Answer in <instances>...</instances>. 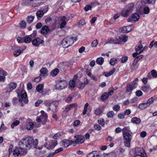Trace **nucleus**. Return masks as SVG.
Returning <instances> with one entry per match:
<instances>
[{
  "instance_id": "f257e3e1",
  "label": "nucleus",
  "mask_w": 157,
  "mask_h": 157,
  "mask_svg": "<svg viewBox=\"0 0 157 157\" xmlns=\"http://www.w3.org/2000/svg\"><path fill=\"white\" fill-rule=\"evenodd\" d=\"M38 144V140L36 139L34 140L31 137H27L22 139L19 142L18 149H16L13 152V154L15 156H18L19 155H25L27 153V148H30L33 145L34 147H36V145Z\"/></svg>"
},
{
  "instance_id": "f03ea898",
  "label": "nucleus",
  "mask_w": 157,
  "mask_h": 157,
  "mask_svg": "<svg viewBox=\"0 0 157 157\" xmlns=\"http://www.w3.org/2000/svg\"><path fill=\"white\" fill-rule=\"evenodd\" d=\"M16 91L17 94V97L19 98V100L16 98H14L12 99V103L13 105H16L19 102L20 105L23 107L25 104L28 103L29 100L27 97V94L24 90H22L20 92L18 90H16Z\"/></svg>"
},
{
  "instance_id": "7ed1b4c3",
  "label": "nucleus",
  "mask_w": 157,
  "mask_h": 157,
  "mask_svg": "<svg viewBox=\"0 0 157 157\" xmlns=\"http://www.w3.org/2000/svg\"><path fill=\"white\" fill-rule=\"evenodd\" d=\"M76 37L68 36L64 38L62 40V44L65 47L68 48L72 45L74 41L77 40Z\"/></svg>"
},
{
  "instance_id": "20e7f679",
  "label": "nucleus",
  "mask_w": 157,
  "mask_h": 157,
  "mask_svg": "<svg viewBox=\"0 0 157 157\" xmlns=\"http://www.w3.org/2000/svg\"><path fill=\"white\" fill-rule=\"evenodd\" d=\"M135 152L133 156L134 157L137 155H140L142 157H147V155L145 152L144 150L142 148L136 147L133 149L131 152L130 154L132 156L133 152Z\"/></svg>"
},
{
  "instance_id": "39448f33",
  "label": "nucleus",
  "mask_w": 157,
  "mask_h": 157,
  "mask_svg": "<svg viewBox=\"0 0 157 157\" xmlns=\"http://www.w3.org/2000/svg\"><path fill=\"white\" fill-rule=\"evenodd\" d=\"M134 6V5L133 3L128 4L121 11L122 16L124 17L128 16L129 14L132 12Z\"/></svg>"
},
{
  "instance_id": "423d86ee",
  "label": "nucleus",
  "mask_w": 157,
  "mask_h": 157,
  "mask_svg": "<svg viewBox=\"0 0 157 157\" xmlns=\"http://www.w3.org/2000/svg\"><path fill=\"white\" fill-rule=\"evenodd\" d=\"M41 115L37 117L36 121L37 122H42L43 125H45L46 124L48 118V115L44 111H40Z\"/></svg>"
},
{
  "instance_id": "0eeeda50",
  "label": "nucleus",
  "mask_w": 157,
  "mask_h": 157,
  "mask_svg": "<svg viewBox=\"0 0 157 157\" xmlns=\"http://www.w3.org/2000/svg\"><path fill=\"white\" fill-rule=\"evenodd\" d=\"M123 136L124 138V144L126 147H129L132 139V136L128 132L123 133Z\"/></svg>"
},
{
  "instance_id": "6e6552de",
  "label": "nucleus",
  "mask_w": 157,
  "mask_h": 157,
  "mask_svg": "<svg viewBox=\"0 0 157 157\" xmlns=\"http://www.w3.org/2000/svg\"><path fill=\"white\" fill-rule=\"evenodd\" d=\"M67 83L65 80H59L57 81L55 85V88L60 90L67 87Z\"/></svg>"
},
{
  "instance_id": "1a4fd4ad",
  "label": "nucleus",
  "mask_w": 157,
  "mask_h": 157,
  "mask_svg": "<svg viewBox=\"0 0 157 157\" xmlns=\"http://www.w3.org/2000/svg\"><path fill=\"white\" fill-rule=\"evenodd\" d=\"M36 31H34L32 34L24 37V42L26 43H29L32 42V40L36 36Z\"/></svg>"
},
{
  "instance_id": "9d476101",
  "label": "nucleus",
  "mask_w": 157,
  "mask_h": 157,
  "mask_svg": "<svg viewBox=\"0 0 157 157\" xmlns=\"http://www.w3.org/2000/svg\"><path fill=\"white\" fill-rule=\"evenodd\" d=\"M74 138L76 140L75 141H73V144H79L83 143L85 141L84 137L81 135H76L74 136Z\"/></svg>"
},
{
  "instance_id": "9b49d317",
  "label": "nucleus",
  "mask_w": 157,
  "mask_h": 157,
  "mask_svg": "<svg viewBox=\"0 0 157 157\" xmlns=\"http://www.w3.org/2000/svg\"><path fill=\"white\" fill-rule=\"evenodd\" d=\"M33 40L32 43L35 46L38 47L40 44H42L44 43V41L38 37Z\"/></svg>"
},
{
  "instance_id": "f8f14e48",
  "label": "nucleus",
  "mask_w": 157,
  "mask_h": 157,
  "mask_svg": "<svg viewBox=\"0 0 157 157\" xmlns=\"http://www.w3.org/2000/svg\"><path fill=\"white\" fill-rule=\"evenodd\" d=\"M73 144V140H64L60 142L61 145L66 147Z\"/></svg>"
},
{
  "instance_id": "ddd939ff",
  "label": "nucleus",
  "mask_w": 157,
  "mask_h": 157,
  "mask_svg": "<svg viewBox=\"0 0 157 157\" xmlns=\"http://www.w3.org/2000/svg\"><path fill=\"white\" fill-rule=\"evenodd\" d=\"M139 18V16L138 13H135L134 14H132V16L129 17L128 19V22H133L134 21H137Z\"/></svg>"
},
{
  "instance_id": "4468645a",
  "label": "nucleus",
  "mask_w": 157,
  "mask_h": 157,
  "mask_svg": "<svg viewBox=\"0 0 157 157\" xmlns=\"http://www.w3.org/2000/svg\"><path fill=\"white\" fill-rule=\"evenodd\" d=\"M45 105L47 107L50 106H58V102L56 101L51 102L49 100H45L44 103Z\"/></svg>"
},
{
  "instance_id": "2eb2a0df",
  "label": "nucleus",
  "mask_w": 157,
  "mask_h": 157,
  "mask_svg": "<svg viewBox=\"0 0 157 157\" xmlns=\"http://www.w3.org/2000/svg\"><path fill=\"white\" fill-rule=\"evenodd\" d=\"M57 144V142L56 140H52L51 141V144L48 145V146L46 147V148L48 149H53Z\"/></svg>"
},
{
  "instance_id": "dca6fc26",
  "label": "nucleus",
  "mask_w": 157,
  "mask_h": 157,
  "mask_svg": "<svg viewBox=\"0 0 157 157\" xmlns=\"http://www.w3.org/2000/svg\"><path fill=\"white\" fill-rule=\"evenodd\" d=\"M7 73L6 71L1 69V75H3V76L1 75V82H4L6 80L5 76H7Z\"/></svg>"
},
{
  "instance_id": "f3484780",
  "label": "nucleus",
  "mask_w": 157,
  "mask_h": 157,
  "mask_svg": "<svg viewBox=\"0 0 157 157\" xmlns=\"http://www.w3.org/2000/svg\"><path fill=\"white\" fill-rule=\"evenodd\" d=\"M50 29L47 26H44L42 28L40 33L43 34H46L48 33L50 31Z\"/></svg>"
},
{
  "instance_id": "a211bd4d",
  "label": "nucleus",
  "mask_w": 157,
  "mask_h": 157,
  "mask_svg": "<svg viewBox=\"0 0 157 157\" xmlns=\"http://www.w3.org/2000/svg\"><path fill=\"white\" fill-rule=\"evenodd\" d=\"M107 43L119 44H120V40L117 38L113 39L111 38L108 40V41Z\"/></svg>"
},
{
  "instance_id": "6ab92c4d",
  "label": "nucleus",
  "mask_w": 157,
  "mask_h": 157,
  "mask_svg": "<svg viewBox=\"0 0 157 157\" xmlns=\"http://www.w3.org/2000/svg\"><path fill=\"white\" fill-rule=\"evenodd\" d=\"M131 122L133 124H139L140 123L141 120L140 118L135 117L131 119Z\"/></svg>"
},
{
  "instance_id": "aec40b11",
  "label": "nucleus",
  "mask_w": 157,
  "mask_h": 157,
  "mask_svg": "<svg viewBox=\"0 0 157 157\" xmlns=\"http://www.w3.org/2000/svg\"><path fill=\"white\" fill-rule=\"evenodd\" d=\"M17 86V84L15 82H11L9 84V89H8V91L9 92L12 91L16 88Z\"/></svg>"
},
{
  "instance_id": "412c9836",
  "label": "nucleus",
  "mask_w": 157,
  "mask_h": 157,
  "mask_svg": "<svg viewBox=\"0 0 157 157\" xmlns=\"http://www.w3.org/2000/svg\"><path fill=\"white\" fill-rule=\"evenodd\" d=\"M135 88H133L131 84H128L126 86V92L128 93L129 92L130 93V94H131V93L132 92V91L133 89H134Z\"/></svg>"
},
{
  "instance_id": "4be33fe9",
  "label": "nucleus",
  "mask_w": 157,
  "mask_h": 157,
  "mask_svg": "<svg viewBox=\"0 0 157 157\" xmlns=\"http://www.w3.org/2000/svg\"><path fill=\"white\" fill-rule=\"evenodd\" d=\"M119 39L120 42H126L128 40V37L124 35H121L119 36Z\"/></svg>"
},
{
  "instance_id": "5701e85b",
  "label": "nucleus",
  "mask_w": 157,
  "mask_h": 157,
  "mask_svg": "<svg viewBox=\"0 0 157 157\" xmlns=\"http://www.w3.org/2000/svg\"><path fill=\"white\" fill-rule=\"evenodd\" d=\"M141 89L145 92H148L150 90V86L148 85H144L141 87Z\"/></svg>"
},
{
  "instance_id": "b1692460",
  "label": "nucleus",
  "mask_w": 157,
  "mask_h": 157,
  "mask_svg": "<svg viewBox=\"0 0 157 157\" xmlns=\"http://www.w3.org/2000/svg\"><path fill=\"white\" fill-rule=\"evenodd\" d=\"M40 75L44 76L46 75L47 73V70L46 67H43L40 70Z\"/></svg>"
},
{
  "instance_id": "393cba45",
  "label": "nucleus",
  "mask_w": 157,
  "mask_h": 157,
  "mask_svg": "<svg viewBox=\"0 0 157 157\" xmlns=\"http://www.w3.org/2000/svg\"><path fill=\"white\" fill-rule=\"evenodd\" d=\"M109 96L106 92H104L101 96V100L104 101L105 100L108 99L109 98Z\"/></svg>"
},
{
  "instance_id": "a878e982",
  "label": "nucleus",
  "mask_w": 157,
  "mask_h": 157,
  "mask_svg": "<svg viewBox=\"0 0 157 157\" xmlns=\"http://www.w3.org/2000/svg\"><path fill=\"white\" fill-rule=\"evenodd\" d=\"M34 18V16L30 15L27 17L26 18V21L28 24H31L33 22Z\"/></svg>"
},
{
  "instance_id": "bb28decb",
  "label": "nucleus",
  "mask_w": 157,
  "mask_h": 157,
  "mask_svg": "<svg viewBox=\"0 0 157 157\" xmlns=\"http://www.w3.org/2000/svg\"><path fill=\"white\" fill-rule=\"evenodd\" d=\"M44 83L40 84L37 85L36 87V90L39 92H41L44 88Z\"/></svg>"
},
{
  "instance_id": "cd10ccee",
  "label": "nucleus",
  "mask_w": 157,
  "mask_h": 157,
  "mask_svg": "<svg viewBox=\"0 0 157 157\" xmlns=\"http://www.w3.org/2000/svg\"><path fill=\"white\" fill-rule=\"evenodd\" d=\"M104 61V58L102 57H100L97 59L96 62L98 64L101 65L102 64Z\"/></svg>"
},
{
  "instance_id": "c85d7f7f",
  "label": "nucleus",
  "mask_w": 157,
  "mask_h": 157,
  "mask_svg": "<svg viewBox=\"0 0 157 157\" xmlns=\"http://www.w3.org/2000/svg\"><path fill=\"white\" fill-rule=\"evenodd\" d=\"M102 111V108L101 107H99L95 110V114L96 116L99 115L101 114Z\"/></svg>"
},
{
  "instance_id": "c756f323",
  "label": "nucleus",
  "mask_w": 157,
  "mask_h": 157,
  "mask_svg": "<svg viewBox=\"0 0 157 157\" xmlns=\"http://www.w3.org/2000/svg\"><path fill=\"white\" fill-rule=\"evenodd\" d=\"M44 13L42 10H39L36 13V16L38 19H39L43 17L44 14Z\"/></svg>"
},
{
  "instance_id": "7c9ffc66",
  "label": "nucleus",
  "mask_w": 157,
  "mask_h": 157,
  "mask_svg": "<svg viewBox=\"0 0 157 157\" xmlns=\"http://www.w3.org/2000/svg\"><path fill=\"white\" fill-rule=\"evenodd\" d=\"M147 103H143L140 104L139 105V108L141 110H143L148 107Z\"/></svg>"
},
{
  "instance_id": "2f4dec72",
  "label": "nucleus",
  "mask_w": 157,
  "mask_h": 157,
  "mask_svg": "<svg viewBox=\"0 0 157 157\" xmlns=\"http://www.w3.org/2000/svg\"><path fill=\"white\" fill-rule=\"evenodd\" d=\"M116 70L115 68H113V69L109 72H104L105 76L106 77H108L112 75Z\"/></svg>"
},
{
  "instance_id": "473e14b6",
  "label": "nucleus",
  "mask_w": 157,
  "mask_h": 157,
  "mask_svg": "<svg viewBox=\"0 0 157 157\" xmlns=\"http://www.w3.org/2000/svg\"><path fill=\"white\" fill-rule=\"evenodd\" d=\"M59 72V69L57 68H56L51 71V74L52 76H55Z\"/></svg>"
},
{
  "instance_id": "72a5a7b5",
  "label": "nucleus",
  "mask_w": 157,
  "mask_h": 157,
  "mask_svg": "<svg viewBox=\"0 0 157 157\" xmlns=\"http://www.w3.org/2000/svg\"><path fill=\"white\" fill-rule=\"evenodd\" d=\"M34 124L32 122H29L26 125V128L28 130H31L33 128Z\"/></svg>"
},
{
  "instance_id": "f704fd0d",
  "label": "nucleus",
  "mask_w": 157,
  "mask_h": 157,
  "mask_svg": "<svg viewBox=\"0 0 157 157\" xmlns=\"http://www.w3.org/2000/svg\"><path fill=\"white\" fill-rule=\"evenodd\" d=\"M114 115V112L113 111H109L107 113V116L109 118L113 117Z\"/></svg>"
},
{
  "instance_id": "c9c22d12",
  "label": "nucleus",
  "mask_w": 157,
  "mask_h": 157,
  "mask_svg": "<svg viewBox=\"0 0 157 157\" xmlns=\"http://www.w3.org/2000/svg\"><path fill=\"white\" fill-rule=\"evenodd\" d=\"M122 132L123 133L124 132H131L130 127L129 126H127L124 128L122 129Z\"/></svg>"
},
{
  "instance_id": "e433bc0d",
  "label": "nucleus",
  "mask_w": 157,
  "mask_h": 157,
  "mask_svg": "<svg viewBox=\"0 0 157 157\" xmlns=\"http://www.w3.org/2000/svg\"><path fill=\"white\" fill-rule=\"evenodd\" d=\"M20 124V121L18 120H17L13 121L11 124V127L13 129V128L14 126H16L19 125Z\"/></svg>"
},
{
  "instance_id": "4c0bfd02",
  "label": "nucleus",
  "mask_w": 157,
  "mask_h": 157,
  "mask_svg": "<svg viewBox=\"0 0 157 157\" xmlns=\"http://www.w3.org/2000/svg\"><path fill=\"white\" fill-rule=\"evenodd\" d=\"M20 27L24 29L26 26V23L24 21H22L19 23Z\"/></svg>"
},
{
  "instance_id": "58836bf2",
  "label": "nucleus",
  "mask_w": 157,
  "mask_h": 157,
  "mask_svg": "<svg viewBox=\"0 0 157 157\" xmlns=\"http://www.w3.org/2000/svg\"><path fill=\"white\" fill-rule=\"evenodd\" d=\"M70 16H61L60 18V21H68L69 20Z\"/></svg>"
},
{
  "instance_id": "ea45409f",
  "label": "nucleus",
  "mask_w": 157,
  "mask_h": 157,
  "mask_svg": "<svg viewBox=\"0 0 157 157\" xmlns=\"http://www.w3.org/2000/svg\"><path fill=\"white\" fill-rule=\"evenodd\" d=\"M21 53L22 51L20 49H18L17 50L13 52V54L15 56L17 57L19 56Z\"/></svg>"
},
{
  "instance_id": "a19ab883",
  "label": "nucleus",
  "mask_w": 157,
  "mask_h": 157,
  "mask_svg": "<svg viewBox=\"0 0 157 157\" xmlns=\"http://www.w3.org/2000/svg\"><path fill=\"white\" fill-rule=\"evenodd\" d=\"M154 101V99L152 97L149 98L148 100L146 103L148 106L153 103Z\"/></svg>"
},
{
  "instance_id": "79ce46f5",
  "label": "nucleus",
  "mask_w": 157,
  "mask_h": 157,
  "mask_svg": "<svg viewBox=\"0 0 157 157\" xmlns=\"http://www.w3.org/2000/svg\"><path fill=\"white\" fill-rule=\"evenodd\" d=\"M86 73L89 77H90L93 79V80L96 79L94 75H92L91 72L90 71H86Z\"/></svg>"
},
{
  "instance_id": "37998d69",
  "label": "nucleus",
  "mask_w": 157,
  "mask_h": 157,
  "mask_svg": "<svg viewBox=\"0 0 157 157\" xmlns=\"http://www.w3.org/2000/svg\"><path fill=\"white\" fill-rule=\"evenodd\" d=\"M85 24V22L84 20L82 19L79 21L78 22V25L80 27H81Z\"/></svg>"
},
{
  "instance_id": "c03bdc74",
  "label": "nucleus",
  "mask_w": 157,
  "mask_h": 157,
  "mask_svg": "<svg viewBox=\"0 0 157 157\" xmlns=\"http://www.w3.org/2000/svg\"><path fill=\"white\" fill-rule=\"evenodd\" d=\"M69 85L72 88H74L75 86V82L74 80L70 81L69 82Z\"/></svg>"
},
{
  "instance_id": "a18cd8bd",
  "label": "nucleus",
  "mask_w": 157,
  "mask_h": 157,
  "mask_svg": "<svg viewBox=\"0 0 157 157\" xmlns=\"http://www.w3.org/2000/svg\"><path fill=\"white\" fill-rule=\"evenodd\" d=\"M6 14L5 13L2 14H1V19L2 20V24L3 25L6 22Z\"/></svg>"
},
{
  "instance_id": "49530a36",
  "label": "nucleus",
  "mask_w": 157,
  "mask_h": 157,
  "mask_svg": "<svg viewBox=\"0 0 157 157\" xmlns=\"http://www.w3.org/2000/svg\"><path fill=\"white\" fill-rule=\"evenodd\" d=\"M120 106L118 105H116L113 107V109L114 111L117 112L120 110Z\"/></svg>"
},
{
  "instance_id": "de8ad7c7",
  "label": "nucleus",
  "mask_w": 157,
  "mask_h": 157,
  "mask_svg": "<svg viewBox=\"0 0 157 157\" xmlns=\"http://www.w3.org/2000/svg\"><path fill=\"white\" fill-rule=\"evenodd\" d=\"M57 106H54V108H53L52 107V106H48L49 108H48L47 109V111H48L50 110H52V111H53L54 112H55L56 111V109H57Z\"/></svg>"
},
{
  "instance_id": "09e8293b",
  "label": "nucleus",
  "mask_w": 157,
  "mask_h": 157,
  "mask_svg": "<svg viewBox=\"0 0 157 157\" xmlns=\"http://www.w3.org/2000/svg\"><path fill=\"white\" fill-rule=\"evenodd\" d=\"M29 5L33 7H36L39 6L40 4L38 3H36V1L34 0V2H32V3H30Z\"/></svg>"
},
{
  "instance_id": "8fccbe9b",
  "label": "nucleus",
  "mask_w": 157,
  "mask_h": 157,
  "mask_svg": "<svg viewBox=\"0 0 157 157\" xmlns=\"http://www.w3.org/2000/svg\"><path fill=\"white\" fill-rule=\"evenodd\" d=\"M127 29V33L130 32L134 28V26L133 25H128L126 26Z\"/></svg>"
},
{
  "instance_id": "3c124183",
  "label": "nucleus",
  "mask_w": 157,
  "mask_h": 157,
  "mask_svg": "<svg viewBox=\"0 0 157 157\" xmlns=\"http://www.w3.org/2000/svg\"><path fill=\"white\" fill-rule=\"evenodd\" d=\"M69 64L68 63H63L62 65V69H63L64 71H65L67 70L68 68V65Z\"/></svg>"
},
{
  "instance_id": "603ef678",
  "label": "nucleus",
  "mask_w": 157,
  "mask_h": 157,
  "mask_svg": "<svg viewBox=\"0 0 157 157\" xmlns=\"http://www.w3.org/2000/svg\"><path fill=\"white\" fill-rule=\"evenodd\" d=\"M61 22L60 25V27L61 29L63 28L66 24V21H60Z\"/></svg>"
},
{
  "instance_id": "864d4df0",
  "label": "nucleus",
  "mask_w": 157,
  "mask_h": 157,
  "mask_svg": "<svg viewBox=\"0 0 157 157\" xmlns=\"http://www.w3.org/2000/svg\"><path fill=\"white\" fill-rule=\"evenodd\" d=\"M98 41L97 40H94L91 44V46L93 47H96L98 44Z\"/></svg>"
},
{
  "instance_id": "5fc2aeb1",
  "label": "nucleus",
  "mask_w": 157,
  "mask_h": 157,
  "mask_svg": "<svg viewBox=\"0 0 157 157\" xmlns=\"http://www.w3.org/2000/svg\"><path fill=\"white\" fill-rule=\"evenodd\" d=\"M24 37L23 38L18 37L17 39V41L19 43H21L24 42Z\"/></svg>"
},
{
  "instance_id": "6e6d98bb",
  "label": "nucleus",
  "mask_w": 157,
  "mask_h": 157,
  "mask_svg": "<svg viewBox=\"0 0 157 157\" xmlns=\"http://www.w3.org/2000/svg\"><path fill=\"white\" fill-rule=\"evenodd\" d=\"M151 74L154 78H156L157 77V73L155 70H153L151 71Z\"/></svg>"
},
{
  "instance_id": "4d7b16f0",
  "label": "nucleus",
  "mask_w": 157,
  "mask_h": 157,
  "mask_svg": "<svg viewBox=\"0 0 157 157\" xmlns=\"http://www.w3.org/2000/svg\"><path fill=\"white\" fill-rule=\"evenodd\" d=\"M98 123L101 124L102 126H105V121L102 118L100 120H98Z\"/></svg>"
},
{
  "instance_id": "13d9d810",
  "label": "nucleus",
  "mask_w": 157,
  "mask_h": 157,
  "mask_svg": "<svg viewBox=\"0 0 157 157\" xmlns=\"http://www.w3.org/2000/svg\"><path fill=\"white\" fill-rule=\"evenodd\" d=\"M128 57L126 56H125L124 57H122L121 58V63H124L126 62L128 60Z\"/></svg>"
},
{
  "instance_id": "bf43d9fd",
  "label": "nucleus",
  "mask_w": 157,
  "mask_h": 157,
  "mask_svg": "<svg viewBox=\"0 0 157 157\" xmlns=\"http://www.w3.org/2000/svg\"><path fill=\"white\" fill-rule=\"evenodd\" d=\"M94 128L97 131H99L101 129V127L99 125L97 124L94 125Z\"/></svg>"
},
{
  "instance_id": "052dcab7",
  "label": "nucleus",
  "mask_w": 157,
  "mask_h": 157,
  "mask_svg": "<svg viewBox=\"0 0 157 157\" xmlns=\"http://www.w3.org/2000/svg\"><path fill=\"white\" fill-rule=\"evenodd\" d=\"M150 10L149 8L145 6L144 8V12L145 14H147L149 13Z\"/></svg>"
},
{
  "instance_id": "680f3d73",
  "label": "nucleus",
  "mask_w": 157,
  "mask_h": 157,
  "mask_svg": "<svg viewBox=\"0 0 157 157\" xmlns=\"http://www.w3.org/2000/svg\"><path fill=\"white\" fill-rule=\"evenodd\" d=\"M117 60L116 59L114 58H112L110 59V64L112 66H113L117 62Z\"/></svg>"
},
{
  "instance_id": "e2e57ef3",
  "label": "nucleus",
  "mask_w": 157,
  "mask_h": 157,
  "mask_svg": "<svg viewBox=\"0 0 157 157\" xmlns=\"http://www.w3.org/2000/svg\"><path fill=\"white\" fill-rule=\"evenodd\" d=\"M143 48V45L142 44H140L138 46H136L135 48L136 51L137 52Z\"/></svg>"
},
{
  "instance_id": "0e129e2a",
  "label": "nucleus",
  "mask_w": 157,
  "mask_h": 157,
  "mask_svg": "<svg viewBox=\"0 0 157 157\" xmlns=\"http://www.w3.org/2000/svg\"><path fill=\"white\" fill-rule=\"evenodd\" d=\"M85 85L84 83H82V82H80L79 85L78 86V88L81 90H82L84 87L85 86Z\"/></svg>"
},
{
  "instance_id": "69168bd1",
  "label": "nucleus",
  "mask_w": 157,
  "mask_h": 157,
  "mask_svg": "<svg viewBox=\"0 0 157 157\" xmlns=\"http://www.w3.org/2000/svg\"><path fill=\"white\" fill-rule=\"evenodd\" d=\"M43 102V101L41 100H38L36 101L35 104V105L36 107L38 106L40 104Z\"/></svg>"
},
{
  "instance_id": "338daca9",
  "label": "nucleus",
  "mask_w": 157,
  "mask_h": 157,
  "mask_svg": "<svg viewBox=\"0 0 157 157\" xmlns=\"http://www.w3.org/2000/svg\"><path fill=\"white\" fill-rule=\"evenodd\" d=\"M125 115L124 113H121L118 114V117L120 119H122L124 118Z\"/></svg>"
},
{
  "instance_id": "774afa93",
  "label": "nucleus",
  "mask_w": 157,
  "mask_h": 157,
  "mask_svg": "<svg viewBox=\"0 0 157 157\" xmlns=\"http://www.w3.org/2000/svg\"><path fill=\"white\" fill-rule=\"evenodd\" d=\"M94 152H95V151H92L91 152L88 153L86 155L87 157H93L94 155Z\"/></svg>"
}]
</instances>
